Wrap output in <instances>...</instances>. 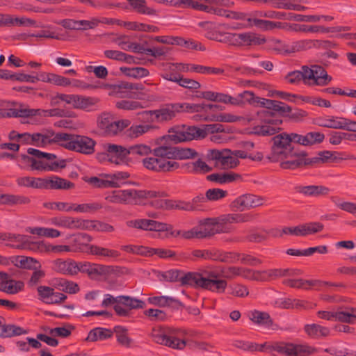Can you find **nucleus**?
<instances>
[{"instance_id": "a19ab883", "label": "nucleus", "mask_w": 356, "mask_h": 356, "mask_svg": "<svg viewBox=\"0 0 356 356\" xmlns=\"http://www.w3.org/2000/svg\"><path fill=\"white\" fill-rule=\"evenodd\" d=\"M29 232L32 234L42 236L49 238H57L60 236V232L53 228L34 227L29 228Z\"/></svg>"}, {"instance_id": "ddd939ff", "label": "nucleus", "mask_w": 356, "mask_h": 356, "mask_svg": "<svg viewBox=\"0 0 356 356\" xmlns=\"http://www.w3.org/2000/svg\"><path fill=\"white\" fill-rule=\"evenodd\" d=\"M264 198L254 194L245 193L237 197L229 204L233 211H243L263 205Z\"/></svg>"}, {"instance_id": "864d4df0", "label": "nucleus", "mask_w": 356, "mask_h": 356, "mask_svg": "<svg viewBox=\"0 0 356 356\" xmlns=\"http://www.w3.org/2000/svg\"><path fill=\"white\" fill-rule=\"evenodd\" d=\"M170 331L167 332L166 337L165 338V343L164 346H168L170 348L178 350H182L186 345V342L184 340H179L177 338L172 337L169 335Z\"/></svg>"}, {"instance_id": "9d476101", "label": "nucleus", "mask_w": 356, "mask_h": 356, "mask_svg": "<svg viewBox=\"0 0 356 356\" xmlns=\"http://www.w3.org/2000/svg\"><path fill=\"white\" fill-rule=\"evenodd\" d=\"M204 259H210L214 261H221L228 262L229 260L239 262L245 266H258L265 264L259 258L245 254H232L229 253L227 255L220 254L218 250H203Z\"/></svg>"}, {"instance_id": "a211bd4d", "label": "nucleus", "mask_w": 356, "mask_h": 356, "mask_svg": "<svg viewBox=\"0 0 356 356\" xmlns=\"http://www.w3.org/2000/svg\"><path fill=\"white\" fill-rule=\"evenodd\" d=\"M301 71L295 70L289 72L284 76V79L291 84H298L302 81L305 84L311 85L312 68H309L307 65H304L301 67Z\"/></svg>"}, {"instance_id": "4be33fe9", "label": "nucleus", "mask_w": 356, "mask_h": 356, "mask_svg": "<svg viewBox=\"0 0 356 356\" xmlns=\"http://www.w3.org/2000/svg\"><path fill=\"white\" fill-rule=\"evenodd\" d=\"M332 80L326 70L319 65H313V86H326Z\"/></svg>"}, {"instance_id": "f03ea898", "label": "nucleus", "mask_w": 356, "mask_h": 356, "mask_svg": "<svg viewBox=\"0 0 356 356\" xmlns=\"http://www.w3.org/2000/svg\"><path fill=\"white\" fill-rule=\"evenodd\" d=\"M197 154V152L191 148L162 145L154 149V156L143 159V164L145 168L155 172H170L179 168V163L170 159H193Z\"/></svg>"}, {"instance_id": "aec40b11", "label": "nucleus", "mask_w": 356, "mask_h": 356, "mask_svg": "<svg viewBox=\"0 0 356 356\" xmlns=\"http://www.w3.org/2000/svg\"><path fill=\"white\" fill-rule=\"evenodd\" d=\"M97 123L98 128L108 136H113V131L118 129V126L108 113L100 114L97 118Z\"/></svg>"}, {"instance_id": "6e6552de", "label": "nucleus", "mask_w": 356, "mask_h": 356, "mask_svg": "<svg viewBox=\"0 0 356 356\" xmlns=\"http://www.w3.org/2000/svg\"><path fill=\"white\" fill-rule=\"evenodd\" d=\"M169 135L164 136L162 140L170 139L175 143L200 140L205 138V131L201 127L191 125H181L169 130Z\"/></svg>"}, {"instance_id": "052dcab7", "label": "nucleus", "mask_w": 356, "mask_h": 356, "mask_svg": "<svg viewBox=\"0 0 356 356\" xmlns=\"http://www.w3.org/2000/svg\"><path fill=\"white\" fill-rule=\"evenodd\" d=\"M152 128L148 124L132 125L129 129V135L132 138H137L147 132Z\"/></svg>"}, {"instance_id": "e2e57ef3", "label": "nucleus", "mask_w": 356, "mask_h": 356, "mask_svg": "<svg viewBox=\"0 0 356 356\" xmlns=\"http://www.w3.org/2000/svg\"><path fill=\"white\" fill-rule=\"evenodd\" d=\"M152 220L149 219H136L129 220L127 222V225L131 227L140 229L143 230H149L151 226Z\"/></svg>"}, {"instance_id": "37998d69", "label": "nucleus", "mask_w": 356, "mask_h": 356, "mask_svg": "<svg viewBox=\"0 0 356 356\" xmlns=\"http://www.w3.org/2000/svg\"><path fill=\"white\" fill-rule=\"evenodd\" d=\"M1 329L2 332L0 335L3 337H11L27 333L26 330L15 325H3Z\"/></svg>"}, {"instance_id": "dca6fc26", "label": "nucleus", "mask_w": 356, "mask_h": 356, "mask_svg": "<svg viewBox=\"0 0 356 356\" xmlns=\"http://www.w3.org/2000/svg\"><path fill=\"white\" fill-rule=\"evenodd\" d=\"M61 132L55 133L53 131H47L45 133L33 134L32 145L38 147H45L53 144L60 146Z\"/></svg>"}, {"instance_id": "c9c22d12", "label": "nucleus", "mask_w": 356, "mask_h": 356, "mask_svg": "<svg viewBox=\"0 0 356 356\" xmlns=\"http://www.w3.org/2000/svg\"><path fill=\"white\" fill-rule=\"evenodd\" d=\"M84 229H95L101 232H112L114 231V227L111 225L98 220H85Z\"/></svg>"}, {"instance_id": "58836bf2", "label": "nucleus", "mask_w": 356, "mask_h": 356, "mask_svg": "<svg viewBox=\"0 0 356 356\" xmlns=\"http://www.w3.org/2000/svg\"><path fill=\"white\" fill-rule=\"evenodd\" d=\"M160 281H165V282H175L177 280H181V278L183 277H180V271L177 269H167L165 271H156L155 272Z\"/></svg>"}, {"instance_id": "c85d7f7f", "label": "nucleus", "mask_w": 356, "mask_h": 356, "mask_svg": "<svg viewBox=\"0 0 356 356\" xmlns=\"http://www.w3.org/2000/svg\"><path fill=\"white\" fill-rule=\"evenodd\" d=\"M99 99L90 96H80L79 110L86 112H92L98 110Z\"/></svg>"}, {"instance_id": "bf43d9fd", "label": "nucleus", "mask_w": 356, "mask_h": 356, "mask_svg": "<svg viewBox=\"0 0 356 356\" xmlns=\"http://www.w3.org/2000/svg\"><path fill=\"white\" fill-rule=\"evenodd\" d=\"M190 202V205L191 208V211H204V204L207 202L204 195L202 194H200L195 197H194Z\"/></svg>"}, {"instance_id": "c03bdc74", "label": "nucleus", "mask_w": 356, "mask_h": 356, "mask_svg": "<svg viewBox=\"0 0 356 356\" xmlns=\"http://www.w3.org/2000/svg\"><path fill=\"white\" fill-rule=\"evenodd\" d=\"M252 26L254 25L263 31H270L275 28L282 27L281 22L259 19L257 18H252Z\"/></svg>"}, {"instance_id": "9b49d317", "label": "nucleus", "mask_w": 356, "mask_h": 356, "mask_svg": "<svg viewBox=\"0 0 356 356\" xmlns=\"http://www.w3.org/2000/svg\"><path fill=\"white\" fill-rule=\"evenodd\" d=\"M180 103L167 104L164 107L154 111H145L140 113L144 119L151 121L163 122L172 120L177 113L181 111Z\"/></svg>"}, {"instance_id": "423d86ee", "label": "nucleus", "mask_w": 356, "mask_h": 356, "mask_svg": "<svg viewBox=\"0 0 356 356\" xmlns=\"http://www.w3.org/2000/svg\"><path fill=\"white\" fill-rule=\"evenodd\" d=\"M104 149L108 152L110 162L117 165L124 163L129 155L144 156L151 152L149 146L142 144L132 145L127 148L122 145L107 143L104 145Z\"/></svg>"}, {"instance_id": "338daca9", "label": "nucleus", "mask_w": 356, "mask_h": 356, "mask_svg": "<svg viewBox=\"0 0 356 356\" xmlns=\"http://www.w3.org/2000/svg\"><path fill=\"white\" fill-rule=\"evenodd\" d=\"M80 96L81 95L76 94H65L61 98L66 104L70 105L74 109H79Z\"/></svg>"}, {"instance_id": "0e129e2a", "label": "nucleus", "mask_w": 356, "mask_h": 356, "mask_svg": "<svg viewBox=\"0 0 356 356\" xmlns=\"http://www.w3.org/2000/svg\"><path fill=\"white\" fill-rule=\"evenodd\" d=\"M243 118L241 116H236L231 113H220L213 116L212 120L217 122H235L241 121Z\"/></svg>"}, {"instance_id": "3c124183", "label": "nucleus", "mask_w": 356, "mask_h": 356, "mask_svg": "<svg viewBox=\"0 0 356 356\" xmlns=\"http://www.w3.org/2000/svg\"><path fill=\"white\" fill-rule=\"evenodd\" d=\"M227 195V191L220 188H210L206 191L205 198L208 201H218Z\"/></svg>"}, {"instance_id": "4d7b16f0", "label": "nucleus", "mask_w": 356, "mask_h": 356, "mask_svg": "<svg viewBox=\"0 0 356 356\" xmlns=\"http://www.w3.org/2000/svg\"><path fill=\"white\" fill-rule=\"evenodd\" d=\"M291 143L308 146L312 145V132L307 133L305 136L300 135L298 134L292 133L290 134Z\"/></svg>"}, {"instance_id": "f3484780", "label": "nucleus", "mask_w": 356, "mask_h": 356, "mask_svg": "<svg viewBox=\"0 0 356 356\" xmlns=\"http://www.w3.org/2000/svg\"><path fill=\"white\" fill-rule=\"evenodd\" d=\"M113 92L120 98L134 96L132 90H143L144 86L141 83H133L127 81H121L112 86Z\"/></svg>"}, {"instance_id": "a18cd8bd", "label": "nucleus", "mask_w": 356, "mask_h": 356, "mask_svg": "<svg viewBox=\"0 0 356 356\" xmlns=\"http://www.w3.org/2000/svg\"><path fill=\"white\" fill-rule=\"evenodd\" d=\"M85 181L96 188L117 187L118 185L113 180L100 179L97 177H89Z\"/></svg>"}, {"instance_id": "8fccbe9b", "label": "nucleus", "mask_w": 356, "mask_h": 356, "mask_svg": "<svg viewBox=\"0 0 356 356\" xmlns=\"http://www.w3.org/2000/svg\"><path fill=\"white\" fill-rule=\"evenodd\" d=\"M115 106L119 109L134 111L143 108L140 102L131 99H122L115 103Z\"/></svg>"}, {"instance_id": "7ed1b4c3", "label": "nucleus", "mask_w": 356, "mask_h": 356, "mask_svg": "<svg viewBox=\"0 0 356 356\" xmlns=\"http://www.w3.org/2000/svg\"><path fill=\"white\" fill-rule=\"evenodd\" d=\"M26 154H21L19 160V167L21 169H30L42 172H57L59 169L66 167V160L56 161L57 156L54 154L47 153L34 148H29Z\"/></svg>"}, {"instance_id": "1a4fd4ad", "label": "nucleus", "mask_w": 356, "mask_h": 356, "mask_svg": "<svg viewBox=\"0 0 356 356\" xmlns=\"http://www.w3.org/2000/svg\"><path fill=\"white\" fill-rule=\"evenodd\" d=\"M234 275L256 281H266L289 275L288 270L281 268H232Z\"/></svg>"}, {"instance_id": "f257e3e1", "label": "nucleus", "mask_w": 356, "mask_h": 356, "mask_svg": "<svg viewBox=\"0 0 356 356\" xmlns=\"http://www.w3.org/2000/svg\"><path fill=\"white\" fill-rule=\"evenodd\" d=\"M241 96L250 104L259 105L268 109L257 113L259 120L264 124L254 127V134L260 136H272L281 130L279 126L282 123V120L277 117L275 113L284 116L287 112L291 111L290 106L277 100L255 97L250 91H244Z\"/></svg>"}, {"instance_id": "603ef678", "label": "nucleus", "mask_w": 356, "mask_h": 356, "mask_svg": "<svg viewBox=\"0 0 356 356\" xmlns=\"http://www.w3.org/2000/svg\"><path fill=\"white\" fill-rule=\"evenodd\" d=\"M227 18L236 20L246 21L247 24H240V25H241V27L252 26V18L249 17V15L248 13L229 10Z\"/></svg>"}, {"instance_id": "39448f33", "label": "nucleus", "mask_w": 356, "mask_h": 356, "mask_svg": "<svg viewBox=\"0 0 356 356\" xmlns=\"http://www.w3.org/2000/svg\"><path fill=\"white\" fill-rule=\"evenodd\" d=\"M165 193L153 190H118L113 191L105 197V200L113 204H138L142 199L162 197Z\"/></svg>"}, {"instance_id": "6e6d98bb", "label": "nucleus", "mask_w": 356, "mask_h": 356, "mask_svg": "<svg viewBox=\"0 0 356 356\" xmlns=\"http://www.w3.org/2000/svg\"><path fill=\"white\" fill-rule=\"evenodd\" d=\"M148 302L150 304L162 307L170 306L172 302H177V300L167 296H154L149 297Z\"/></svg>"}, {"instance_id": "4c0bfd02", "label": "nucleus", "mask_w": 356, "mask_h": 356, "mask_svg": "<svg viewBox=\"0 0 356 356\" xmlns=\"http://www.w3.org/2000/svg\"><path fill=\"white\" fill-rule=\"evenodd\" d=\"M90 253L93 255L102 257L106 259L115 258L118 257L119 253L114 250L102 248L97 245H90Z\"/></svg>"}, {"instance_id": "473e14b6", "label": "nucleus", "mask_w": 356, "mask_h": 356, "mask_svg": "<svg viewBox=\"0 0 356 356\" xmlns=\"http://www.w3.org/2000/svg\"><path fill=\"white\" fill-rule=\"evenodd\" d=\"M197 233L195 234L197 238H204L212 236L216 234L226 232L224 225H218L217 227H204L200 226L196 229Z\"/></svg>"}, {"instance_id": "5fc2aeb1", "label": "nucleus", "mask_w": 356, "mask_h": 356, "mask_svg": "<svg viewBox=\"0 0 356 356\" xmlns=\"http://www.w3.org/2000/svg\"><path fill=\"white\" fill-rule=\"evenodd\" d=\"M228 149H223L222 150L211 149L208 153V158L216 161V164H220L222 168L226 155H227Z\"/></svg>"}, {"instance_id": "6ab92c4d", "label": "nucleus", "mask_w": 356, "mask_h": 356, "mask_svg": "<svg viewBox=\"0 0 356 356\" xmlns=\"http://www.w3.org/2000/svg\"><path fill=\"white\" fill-rule=\"evenodd\" d=\"M85 220L74 218L70 216L55 217L51 219V222L56 226L72 229H84Z\"/></svg>"}, {"instance_id": "393cba45", "label": "nucleus", "mask_w": 356, "mask_h": 356, "mask_svg": "<svg viewBox=\"0 0 356 356\" xmlns=\"http://www.w3.org/2000/svg\"><path fill=\"white\" fill-rule=\"evenodd\" d=\"M92 241V237L86 233H79L72 239V250L79 252L90 251L88 243Z\"/></svg>"}, {"instance_id": "ea45409f", "label": "nucleus", "mask_w": 356, "mask_h": 356, "mask_svg": "<svg viewBox=\"0 0 356 356\" xmlns=\"http://www.w3.org/2000/svg\"><path fill=\"white\" fill-rule=\"evenodd\" d=\"M250 320L261 325L270 326L273 324L270 315L268 313L257 310L252 312Z\"/></svg>"}, {"instance_id": "680f3d73", "label": "nucleus", "mask_w": 356, "mask_h": 356, "mask_svg": "<svg viewBox=\"0 0 356 356\" xmlns=\"http://www.w3.org/2000/svg\"><path fill=\"white\" fill-rule=\"evenodd\" d=\"M254 16L263 17L271 19H286V13L284 12H277L274 10L257 11Z\"/></svg>"}, {"instance_id": "c756f323", "label": "nucleus", "mask_w": 356, "mask_h": 356, "mask_svg": "<svg viewBox=\"0 0 356 356\" xmlns=\"http://www.w3.org/2000/svg\"><path fill=\"white\" fill-rule=\"evenodd\" d=\"M338 154L337 152H331L327 150L319 151L313 156V165H321L329 163L336 161L342 158H338L335 154Z\"/></svg>"}, {"instance_id": "79ce46f5", "label": "nucleus", "mask_w": 356, "mask_h": 356, "mask_svg": "<svg viewBox=\"0 0 356 356\" xmlns=\"http://www.w3.org/2000/svg\"><path fill=\"white\" fill-rule=\"evenodd\" d=\"M190 70L193 72L203 74H222L225 72L222 68L195 64H191Z\"/></svg>"}, {"instance_id": "de8ad7c7", "label": "nucleus", "mask_w": 356, "mask_h": 356, "mask_svg": "<svg viewBox=\"0 0 356 356\" xmlns=\"http://www.w3.org/2000/svg\"><path fill=\"white\" fill-rule=\"evenodd\" d=\"M119 303L127 307L129 309L143 308L145 305L143 301L136 298H131L129 296H119Z\"/></svg>"}, {"instance_id": "f704fd0d", "label": "nucleus", "mask_w": 356, "mask_h": 356, "mask_svg": "<svg viewBox=\"0 0 356 356\" xmlns=\"http://www.w3.org/2000/svg\"><path fill=\"white\" fill-rule=\"evenodd\" d=\"M113 332L109 329L96 327L90 331L86 340L90 342H95L98 340H104L111 338Z\"/></svg>"}, {"instance_id": "f8f14e48", "label": "nucleus", "mask_w": 356, "mask_h": 356, "mask_svg": "<svg viewBox=\"0 0 356 356\" xmlns=\"http://www.w3.org/2000/svg\"><path fill=\"white\" fill-rule=\"evenodd\" d=\"M233 44L238 46H259L266 43L264 36L254 32L229 33L226 37Z\"/></svg>"}, {"instance_id": "09e8293b", "label": "nucleus", "mask_w": 356, "mask_h": 356, "mask_svg": "<svg viewBox=\"0 0 356 356\" xmlns=\"http://www.w3.org/2000/svg\"><path fill=\"white\" fill-rule=\"evenodd\" d=\"M221 220L229 223H241L249 222L251 220V217L249 214L232 213L222 216Z\"/></svg>"}, {"instance_id": "0eeeda50", "label": "nucleus", "mask_w": 356, "mask_h": 356, "mask_svg": "<svg viewBox=\"0 0 356 356\" xmlns=\"http://www.w3.org/2000/svg\"><path fill=\"white\" fill-rule=\"evenodd\" d=\"M95 145L96 141L87 136L61 132L60 146L66 149L90 155L95 152Z\"/></svg>"}, {"instance_id": "e433bc0d", "label": "nucleus", "mask_w": 356, "mask_h": 356, "mask_svg": "<svg viewBox=\"0 0 356 356\" xmlns=\"http://www.w3.org/2000/svg\"><path fill=\"white\" fill-rule=\"evenodd\" d=\"M149 231H155V232H168V236L177 237L180 234V231H175L173 230V227L171 225L160 222L154 220L151 221V226Z\"/></svg>"}, {"instance_id": "5701e85b", "label": "nucleus", "mask_w": 356, "mask_h": 356, "mask_svg": "<svg viewBox=\"0 0 356 356\" xmlns=\"http://www.w3.org/2000/svg\"><path fill=\"white\" fill-rule=\"evenodd\" d=\"M81 273H86L90 278L97 280H107L112 275H118V271L113 268H81Z\"/></svg>"}, {"instance_id": "bb28decb", "label": "nucleus", "mask_w": 356, "mask_h": 356, "mask_svg": "<svg viewBox=\"0 0 356 356\" xmlns=\"http://www.w3.org/2000/svg\"><path fill=\"white\" fill-rule=\"evenodd\" d=\"M35 22L28 18H13L9 15L0 14V26H10L14 25L33 26Z\"/></svg>"}, {"instance_id": "cd10ccee", "label": "nucleus", "mask_w": 356, "mask_h": 356, "mask_svg": "<svg viewBox=\"0 0 356 356\" xmlns=\"http://www.w3.org/2000/svg\"><path fill=\"white\" fill-rule=\"evenodd\" d=\"M282 233L286 235L305 236L312 234V224H301L296 227H284Z\"/></svg>"}, {"instance_id": "49530a36", "label": "nucleus", "mask_w": 356, "mask_h": 356, "mask_svg": "<svg viewBox=\"0 0 356 356\" xmlns=\"http://www.w3.org/2000/svg\"><path fill=\"white\" fill-rule=\"evenodd\" d=\"M72 206L73 211L81 213L95 212L103 207L102 204L99 202L86 203L81 204H72Z\"/></svg>"}, {"instance_id": "774afa93", "label": "nucleus", "mask_w": 356, "mask_h": 356, "mask_svg": "<svg viewBox=\"0 0 356 356\" xmlns=\"http://www.w3.org/2000/svg\"><path fill=\"white\" fill-rule=\"evenodd\" d=\"M126 331L127 330L122 327H117L115 328V332L117 334L118 341L120 344L129 347L131 344V340L127 337Z\"/></svg>"}, {"instance_id": "a878e982", "label": "nucleus", "mask_w": 356, "mask_h": 356, "mask_svg": "<svg viewBox=\"0 0 356 356\" xmlns=\"http://www.w3.org/2000/svg\"><path fill=\"white\" fill-rule=\"evenodd\" d=\"M241 178V176L239 174L233 172L213 173L207 177V180L220 184L231 183Z\"/></svg>"}, {"instance_id": "13d9d810", "label": "nucleus", "mask_w": 356, "mask_h": 356, "mask_svg": "<svg viewBox=\"0 0 356 356\" xmlns=\"http://www.w3.org/2000/svg\"><path fill=\"white\" fill-rule=\"evenodd\" d=\"M191 165L192 168L190 170V172L193 174L207 173L212 170V168L200 159L192 163Z\"/></svg>"}, {"instance_id": "b1692460", "label": "nucleus", "mask_w": 356, "mask_h": 356, "mask_svg": "<svg viewBox=\"0 0 356 356\" xmlns=\"http://www.w3.org/2000/svg\"><path fill=\"white\" fill-rule=\"evenodd\" d=\"M74 184L56 175L47 177V190H68L73 188Z\"/></svg>"}, {"instance_id": "72a5a7b5", "label": "nucleus", "mask_w": 356, "mask_h": 356, "mask_svg": "<svg viewBox=\"0 0 356 356\" xmlns=\"http://www.w3.org/2000/svg\"><path fill=\"white\" fill-rule=\"evenodd\" d=\"M54 264L57 267H113L112 266L96 265L89 262H80L79 264L70 259H58L54 261Z\"/></svg>"}, {"instance_id": "7c9ffc66", "label": "nucleus", "mask_w": 356, "mask_h": 356, "mask_svg": "<svg viewBox=\"0 0 356 356\" xmlns=\"http://www.w3.org/2000/svg\"><path fill=\"white\" fill-rule=\"evenodd\" d=\"M30 202V198L24 195L3 194L0 204L15 206L19 204H28Z\"/></svg>"}, {"instance_id": "4468645a", "label": "nucleus", "mask_w": 356, "mask_h": 356, "mask_svg": "<svg viewBox=\"0 0 356 356\" xmlns=\"http://www.w3.org/2000/svg\"><path fill=\"white\" fill-rule=\"evenodd\" d=\"M272 140L273 142L272 151L274 154H284L285 157H287L289 155H298L296 152H293V147H291L290 134L286 133L278 134L274 136Z\"/></svg>"}, {"instance_id": "412c9836", "label": "nucleus", "mask_w": 356, "mask_h": 356, "mask_svg": "<svg viewBox=\"0 0 356 356\" xmlns=\"http://www.w3.org/2000/svg\"><path fill=\"white\" fill-rule=\"evenodd\" d=\"M30 238L31 236L27 235L8 234V241L20 243L19 245H17V248L19 249L34 250L37 248L42 250L44 248H46L44 244L31 242Z\"/></svg>"}, {"instance_id": "2f4dec72", "label": "nucleus", "mask_w": 356, "mask_h": 356, "mask_svg": "<svg viewBox=\"0 0 356 356\" xmlns=\"http://www.w3.org/2000/svg\"><path fill=\"white\" fill-rule=\"evenodd\" d=\"M129 1L132 9L136 13L147 15H156L157 11L150 7L147 6L145 0H127Z\"/></svg>"}, {"instance_id": "2eb2a0df", "label": "nucleus", "mask_w": 356, "mask_h": 356, "mask_svg": "<svg viewBox=\"0 0 356 356\" xmlns=\"http://www.w3.org/2000/svg\"><path fill=\"white\" fill-rule=\"evenodd\" d=\"M0 265L14 267H41V264L33 257L24 255L3 257L0 255Z\"/></svg>"}, {"instance_id": "69168bd1", "label": "nucleus", "mask_w": 356, "mask_h": 356, "mask_svg": "<svg viewBox=\"0 0 356 356\" xmlns=\"http://www.w3.org/2000/svg\"><path fill=\"white\" fill-rule=\"evenodd\" d=\"M181 111H188L191 113L207 111V104H189L181 103Z\"/></svg>"}, {"instance_id": "20e7f679", "label": "nucleus", "mask_w": 356, "mask_h": 356, "mask_svg": "<svg viewBox=\"0 0 356 356\" xmlns=\"http://www.w3.org/2000/svg\"><path fill=\"white\" fill-rule=\"evenodd\" d=\"M182 285H190L216 293H223L227 287V281L215 273H188L181 278Z\"/></svg>"}]
</instances>
